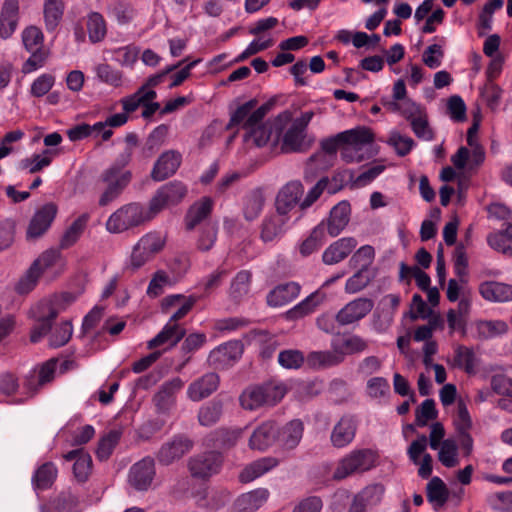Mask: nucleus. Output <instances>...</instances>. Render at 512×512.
Returning <instances> with one entry per match:
<instances>
[{
    "instance_id": "nucleus-9",
    "label": "nucleus",
    "mask_w": 512,
    "mask_h": 512,
    "mask_svg": "<svg viewBox=\"0 0 512 512\" xmlns=\"http://www.w3.org/2000/svg\"><path fill=\"white\" fill-rule=\"evenodd\" d=\"M187 195V187L181 181H170L159 187L149 202L152 216L163 209L179 204Z\"/></svg>"
},
{
    "instance_id": "nucleus-25",
    "label": "nucleus",
    "mask_w": 512,
    "mask_h": 512,
    "mask_svg": "<svg viewBox=\"0 0 512 512\" xmlns=\"http://www.w3.org/2000/svg\"><path fill=\"white\" fill-rule=\"evenodd\" d=\"M303 433V422L299 419L291 420L281 429L277 428V442L284 450H293L299 445Z\"/></svg>"
},
{
    "instance_id": "nucleus-3",
    "label": "nucleus",
    "mask_w": 512,
    "mask_h": 512,
    "mask_svg": "<svg viewBox=\"0 0 512 512\" xmlns=\"http://www.w3.org/2000/svg\"><path fill=\"white\" fill-rule=\"evenodd\" d=\"M153 218L150 207L146 210L139 203H129L110 215L106 222V228L111 233H122Z\"/></svg>"
},
{
    "instance_id": "nucleus-58",
    "label": "nucleus",
    "mask_w": 512,
    "mask_h": 512,
    "mask_svg": "<svg viewBox=\"0 0 512 512\" xmlns=\"http://www.w3.org/2000/svg\"><path fill=\"white\" fill-rule=\"evenodd\" d=\"M96 76L102 82L114 87L122 83V73L108 64H99L95 67Z\"/></svg>"
},
{
    "instance_id": "nucleus-49",
    "label": "nucleus",
    "mask_w": 512,
    "mask_h": 512,
    "mask_svg": "<svg viewBox=\"0 0 512 512\" xmlns=\"http://www.w3.org/2000/svg\"><path fill=\"white\" fill-rule=\"evenodd\" d=\"M374 275L369 268H359L345 284V291L348 294H355L364 289L373 279Z\"/></svg>"
},
{
    "instance_id": "nucleus-1",
    "label": "nucleus",
    "mask_w": 512,
    "mask_h": 512,
    "mask_svg": "<svg viewBox=\"0 0 512 512\" xmlns=\"http://www.w3.org/2000/svg\"><path fill=\"white\" fill-rule=\"evenodd\" d=\"M257 101L249 100L231 114L226 126L227 130L240 127L245 130L244 142L253 144L256 147L265 146L270 139L275 138L273 123H264V118L270 110L271 105L265 103L256 108Z\"/></svg>"
},
{
    "instance_id": "nucleus-15",
    "label": "nucleus",
    "mask_w": 512,
    "mask_h": 512,
    "mask_svg": "<svg viewBox=\"0 0 512 512\" xmlns=\"http://www.w3.org/2000/svg\"><path fill=\"white\" fill-rule=\"evenodd\" d=\"M374 307L373 300L365 297L354 299L341 308L336 314V321L341 325H349L364 318Z\"/></svg>"
},
{
    "instance_id": "nucleus-24",
    "label": "nucleus",
    "mask_w": 512,
    "mask_h": 512,
    "mask_svg": "<svg viewBox=\"0 0 512 512\" xmlns=\"http://www.w3.org/2000/svg\"><path fill=\"white\" fill-rule=\"evenodd\" d=\"M19 21L18 0H5L0 12V38L6 40L16 31Z\"/></svg>"
},
{
    "instance_id": "nucleus-42",
    "label": "nucleus",
    "mask_w": 512,
    "mask_h": 512,
    "mask_svg": "<svg viewBox=\"0 0 512 512\" xmlns=\"http://www.w3.org/2000/svg\"><path fill=\"white\" fill-rule=\"evenodd\" d=\"M64 0H44L43 14L46 29L54 31L64 14Z\"/></svg>"
},
{
    "instance_id": "nucleus-54",
    "label": "nucleus",
    "mask_w": 512,
    "mask_h": 512,
    "mask_svg": "<svg viewBox=\"0 0 512 512\" xmlns=\"http://www.w3.org/2000/svg\"><path fill=\"white\" fill-rule=\"evenodd\" d=\"M438 411L433 399L424 400L415 412V424L419 427L427 425L428 421L436 419Z\"/></svg>"
},
{
    "instance_id": "nucleus-21",
    "label": "nucleus",
    "mask_w": 512,
    "mask_h": 512,
    "mask_svg": "<svg viewBox=\"0 0 512 512\" xmlns=\"http://www.w3.org/2000/svg\"><path fill=\"white\" fill-rule=\"evenodd\" d=\"M183 386L184 381L180 377H174L164 382L153 398L158 411L162 413L169 411L175 404L176 394Z\"/></svg>"
},
{
    "instance_id": "nucleus-8",
    "label": "nucleus",
    "mask_w": 512,
    "mask_h": 512,
    "mask_svg": "<svg viewBox=\"0 0 512 512\" xmlns=\"http://www.w3.org/2000/svg\"><path fill=\"white\" fill-rule=\"evenodd\" d=\"M375 464V454L370 449L351 451L339 462L334 471V479H344L354 473L370 470Z\"/></svg>"
},
{
    "instance_id": "nucleus-59",
    "label": "nucleus",
    "mask_w": 512,
    "mask_h": 512,
    "mask_svg": "<svg viewBox=\"0 0 512 512\" xmlns=\"http://www.w3.org/2000/svg\"><path fill=\"white\" fill-rule=\"evenodd\" d=\"M22 42L27 51L42 49L43 33L36 26H30L22 32Z\"/></svg>"
},
{
    "instance_id": "nucleus-11",
    "label": "nucleus",
    "mask_w": 512,
    "mask_h": 512,
    "mask_svg": "<svg viewBox=\"0 0 512 512\" xmlns=\"http://www.w3.org/2000/svg\"><path fill=\"white\" fill-rule=\"evenodd\" d=\"M222 456L217 452H206L190 458L188 467L195 478L206 479L220 471Z\"/></svg>"
},
{
    "instance_id": "nucleus-19",
    "label": "nucleus",
    "mask_w": 512,
    "mask_h": 512,
    "mask_svg": "<svg viewBox=\"0 0 512 512\" xmlns=\"http://www.w3.org/2000/svg\"><path fill=\"white\" fill-rule=\"evenodd\" d=\"M291 216L275 213L265 216L261 225L260 237L264 242L280 239L288 229Z\"/></svg>"
},
{
    "instance_id": "nucleus-17",
    "label": "nucleus",
    "mask_w": 512,
    "mask_h": 512,
    "mask_svg": "<svg viewBox=\"0 0 512 512\" xmlns=\"http://www.w3.org/2000/svg\"><path fill=\"white\" fill-rule=\"evenodd\" d=\"M358 429L357 419L352 415H344L334 425L330 441L335 448H344L351 444Z\"/></svg>"
},
{
    "instance_id": "nucleus-57",
    "label": "nucleus",
    "mask_w": 512,
    "mask_h": 512,
    "mask_svg": "<svg viewBox=\"0 0 512 512\" xmlns=\"http://www.w3.org/2000/svg\"><path fill=\"white\" fill-rule=\"evenodd\" d=\"M375 256L374 248L370 245L361 246L350 258L352 268H369Z\"/></svg>"
},
{
    "instance_id": "nucleus-34",
    "label": "nucleus",
    "mask_w": 512,
    "mask_h": 512,
    "mask_svg": "<svg viewBox=\"0 0 512 512\" xmlns=\"http://www.w3.org/2000/svg\"><path fill=\"white\" fill-rule=\"evenodd\" d=\"M479 293L487 301L508 302L512 300V285L496 281H486L479 286Z\"/></svg>"
},
{
    "instance_id": "nucleus-39",
    "label": "nucleus",
    "mask_w": 512,
    "mask_h": 512,
    "mask_svg": "<svg viewBox=\"0 0 512 512\" xmlns=\"http://www.w3.org/2000/svg\"><path fill=\"white\" fill-rule=\"evenodd\" d=\"M479 359L473 348L464 345H457L454 348L453 365L464 370L467 374H475Z\"/></svg>"
},
{
    "instance_id": "nucleus-52",
    "label": "nucleus",
    "mask_w": 512,
    "mask_h": 512,
    "mask_svg": "<svg viewBox=\"0 0 512 512\" xmlns=\"http://www.w3.org/2000/svg\"><path fill=\"white\" fill-rule=\"evenodd\" d=\"M52 500V509L56 512H74L79 499L71 490L62 491Z\"/></svg>"
},
{
    "instance_id": "nucleus-28",
    "label": "nucleus",
    "mask_w": 512,
    "mask_h": 512,
    "mask_svg": "<svg viewBox=\"0 0 512 512\" xmlns=\"http://www.w3.org/2000/svg\"><path fill=\"white\" fill-rule=\"evenodd\" d=\"M277 426L272 421L259 425L249 439V447L253 450L265 451L277 441Z\"/></svg>"
},
{
    "instance_id": "nucleus-31",
    "label": "nucleus",
    "mask_w": 512,
    "mask_h": 512,
    "mask_svg": "<svg viewBox=\"0 0 512 512\" xmlns=\"http://www.w3.org/2000/svg\"><path fill=\"white\" fill-rule=\"evenodd\" d=\"M269 491L265 488H259L239 496L234 505L233 512H255L268 499Z\"/></svg>"
},
{
    "instance_id": "nucleus-36",
    "label": "nucleus",
    "mask_w": 512,
    "mask_h": 512,
    "mask_svg": "<svg viewBox=\"0 0 512 512\" xmlns=\"http://www.w3.org/2000/svg\"><path fill=\"white\" fill-rule=\"evenodd\" d=\"M58 469L53 462H46L39 466L32 475V486L35 491L49 489L55 482Z\"/></svg>"
},
{
    "instance_id": "nucleus-48",
    "label": "nucleus",
    "mask_w": 512,
    "mask_h": 512,
    "mask_svg": "<svg viewBox=\"0 0 512 512\" xmlns=\"http://www.w3.org/2000/svg\"><path fill=\"white\" fill-rule=\"evenodd\" d=\"M87 31L92 43L100 42L106 35V23L103 16L98 12H91L87 16Z\"/></svg>"
},
{
    "instance_id": "nucleus-7",
    "label": "nucleus",
    "mask_w": 512,
    "mask_h": 512,
    "mask_svg": "<svg viewBox=\"0 0 512 512\" xmlns=\"http://www.w3.org/2000/svg\"><path fill=\"white\" fill-rule=\"evenodd\" d=\"M60 258L56 250L43 252L30 266L26 274L19 280L16 290L20 294L29 293L36 286L41 275L52 269Z\"/></svg>"
},
{
    "instance_id": "nucleus-30",
    "label": "nucleus",
    "mask_w": 512,
    "mask_h": 512,
    "mask_svg": "<svg viewBox=\"0 0 512 512\" xmlns=\"http://www.w3.org/2000/svg\"><path fill=\"white\" fill-rule=\"evenodd\" d=\"M242 353V342L234 340L218 346L210 353L209 358L215 365L225 366L238 360Z\"/></svg>"
},
{
    "instance_id": "nucleus-46",
    "label": "nucleus",
    "mask_w": 512,
    "mask_h": 512,
    "mask_svg": "<svg viewBox=\"0 0 512 512\" xmlns=\"http://www.w3.org/2000/svg\"><path fill=\"white\" fill-rule=\"evenodd\" d=\"M122 436L121 429H112L99 440L96 450L97 458L101 461L107 460Z\"/></svg>"
},
{
    "instance_id": "nucleus-27",
    "label": "nucleus",
    "mask_w": 512,
    "mask_h": 512,
    "mask_svg": "<svg viewBox=\"0 0 512 512\" xmlns=\"http://www.w3.org/2000/svg\"><path fill=\"white\" fill-rule=\"evenodd\" d=\"M332 351H315L308 355V363L317 369L337 366L344 361V351H340L339 342L332 341Z\"/></svg>"
},
{
    "instance_id": "nucleus-37",
    "label": "nucleus",
    "mask_w": 512,
    "mask_h": 512,
    "mask_svg": "<svg viewBox=\"0 0 512 512\" xmlns=\"http://www.w3.org/2000/svg\"><path fill=\"white\" fill-rule=\"evenodd\" d=\"M212 207L213 203L210 198H203L194 203L185 216L186 229L191 231L204 221L210 215Z\"/></svg>"
},
{
    "instance_id": "nucleus-10",
    "label": "nucleus",
    "mask_w": 512,
    "mask_h": 512,
    "mask_svg": "<svg viewBox=\"0 0 512 512\" xmlns=\"http://www.w3.org/2000/svg\"><path fill=\"white\" fill-rule=\"evenodd\" d=\"M303 195V186L299 181H290L278 192L275 200L276 211L285 216L296 214L297 206Z\"/></svg>"
},
{
    "instance_id": "nucleus-50",
    "label": "nucleus",
    "mask_w": 512,
    "mask_h": 512,
    "mask_svg": "<svg viewBox=\"0 0 512 512\" xmlns=\"http://www.w3.org/2000/svg\"><path fill=\"white\" fill-rule=\"evenodd\" d=\"M439 461L447 468L455 467L459 464L457 443L453 439L442 441L439 453Z\"/></svg>"
},
{
    "instance_id": "nucleus-38",
    "label": "nucleus",
    "mask_w": 512,
    "mask_h": 512,
    "mask_svg": "<svg viewBox=\"0 0 512 512\" xmlns=\"http://www.w3.org/2000/svg\"><path fill=\"white\" fill-rule=\"evenodd\" d=\"M325 295L315 291L286 312V318L296 320L312 312L324 301Z\"/></svg>"
},
{
    "instance_id": "nucleus-56",
    "label": "nucleus",
    "mask_w": 512,
    "mask_h": 512,
    "mask_svg": "<svg viewBox=\"0 0 512 512\" xmlns=\"http://www.w3.org/2000/svg\"><path fill=\"white\" fill-rule=\"evenodd\" d=\"M217 239V227L213 223H205L201 226L200 234L197 238V248L201 251L210 250Z\"/></svg>"
},
{
    "instance_id": "nucleus-5",
    "label": "nucleus",
    "mask_w": 512,
    "mask_h": 512,
    "mask_svg": "<svg viewBox=\"0 0 512 512\" xmlns=\"http://www.w3.org/2000/svg\"><path fill=\"white\" fill-rule=\"evenodd\" d=\"M63 308L59 307V299L41 300L30 309V317L35 320L31 329L30 340L39 342L51 330L52 321Z\"/></svg>"
},
{
    "instance_id": "nucleus-20",
    "label": "nucleus",
    "mask_w": 512,
    "mask_h": 512,
    "mask_svg": "<svg viewBox=\"0 0 512 512\" xmlns=\"http://www.w3.org/2000/svg\"><path fill=\"white\" fill-rule=\"evenodd\" d=\"M56 214L57 206L53 203H47L38 209L29 223L27 238H37L43 235L51 226Z\"/></svg>"
},
{
    "instance_id": "nucleus-33",
    "label": "nucleus",
    "mask_w": 512,
    "mask_h": 512,
    "mask_svg": "<svg viewBox=\"0 0 512 512\" xmlns=\"http://www.w3.org/2000/svg\"><path fill=\"white\" fill-rule=\"evenodd\" d=\"M279 465V460L275 457H262L253 461L243 468L239 474V480L242 483H248L264 475Z\"/></svg>"
},
{
    "instance_id": "nucleus-32",
    "label": "nucleus",
    "mask_w": 512,
    "mask_h": 512,
    "mask_svg": "<svg viewBox=\"0 0 512 512\" xmlns=\"http://www.w3.org/2000/svg\"><path fill=\"white\" fill-rule=\"evenodd\" d=\"M185 329L178 323L167 322L162 330L151 340L148 341V349H155L164 344L175 346L184 336Z\"/></svg>"
},
{
    "instance_id": "nucleus-29",
    "label": "nucleus",
    "mask_w": 512,
    "mask_h": 512,
    "mask_svg": "<svg viewBox=\"0 0 512 512\" xmlns=\"http://www.w3.org/2000/svg\"><path fill=\"white\" fill-rule=\"evenodd\" d=\"M351 207L348 201H341L330 211L325 228L332 237L338 236L350 220Z\"/></svg>"
},
{
    "instance_id": "nucleus-12",
    "label": "nucleus",
    "mask_w": 512,
    "mask_h": 512,
    "mask_svg": "<svg viewBox=\"0 0 512 512\" xmlns=\"http://www.w3.org/2000/svg\"><path fill=\"white\" fill-rule=\"evenodd\" d=\"M58 362L56 359H50L43 363L39 369L30 370L24 378L23 386L30 396L34 395L39 388L50 383L57 371Z\"/></svg>"
},
{
    "instance_id": "nucleus-26",
    "label": "nucleus",
    "mask_w": 512,
    "mask_h": 512,
    "mask_svg": "<svg viewBox=\"0 0 512 512\" xmlns=\"http://www.w3.org/2000/svg\"><path fill=\"white\" fill-rule=\"evenodd\" d=\"M301 291L299 283L291 281L277 285L266 297L270 307H282L295 300Z\"/></svg>"
},
{
    "instance_id": "nucleus-45",
    "label": "nucleus",
    "mask_w": 512,
    "mask_h": 512,
    "mask_svg": "<svg viewBox=\"0 0 512 512\" xmlns=\"http://www.w3.org/2000/svg\"><path fill=\"white\" fill-rule=\"evenodd\" d=\"M264 196L258 189L251 191L244 200L243 214L246 220H255L262 212L264 207Z\"/></svg>"
},
{
    "instance_id": "nucleus-35",
    "label": "nucleus",
    "mask_w": 512,
    "mask_h": 512,
    "mask_svg": "<svg viewBox=\"0 0 512 512\" xmlns=\"http://www.w3.org/2000/svg\"><path fill=\"white\" fill-rule=\"evenodd\" d=\"M365 133L366 132L362 130H345L335 136L322 140L321 148L328 154H335L339 148L342 149V145L345 141L355 142L359 140L358 137L365 140V137H368Z\"/></svg>"
},
{
    "instance_id": "nucleus-40",
    "label": "nucleus",
    "mask_w": 512,
    "mask_h": 512,
    "mask_svg": "<svg viewBox=\"0 0 512 512\" xmlns=\"http://www.w3.org/2000/svg\"><path fill=\"white\" fill-rule=\"evenodd\" d=\"M195 303L196 299L194 297L184 299L182 295H170L163 299L162 306L165 310L169 307H177L176 311L171 315L168 321L171 323H177V321L184 318L189 313Z\"/></svg>"
},
{
    "instance_id": "nucleus-43",
    "label": "nucleus",
    "mask_w": 512,
    "mask_h": 512,
    "mask_svg": "<svg viewBox=\"0 0 512 512\" xmlns=\"http://www.w3.org/2000/svg\"><path fill=\"white\" fill-rule=\"evenodd\" d=\"M156 96L157 94L154 90H146V86H141L135 93L120 100L123 112L128 116L130 113L135 112L142 103L152 101Z\"/></svg>"
},
{
    "instance_id": "nucleus-47",
    "label": "nucleus",
    "mask_w": 512,
    "mask_h": 512,
    "mask_svg": "<svg viewBox=\"0 0 512 512\" xmlns=\"http://www.w3.org/2000/svg\"><path fill=\"white\" fill-rule=\"evenodd\" d=\"M252 273L248 270L239 271L230 286V295L235 300L245 297L250 291Z\"/></svg>"
},
{
    "instance_id": "nucleus-13",
    "label": "nucleus",
    "mask_w": 512,
    "mask_h": 512,
    "mask_svg": "<svg viewBox=\"0 0 512 512\" xmlns=\"http://www.w3.org/2000/svg\"><path fill=\"white\" fill-rule=\"evenodd\" d=\"M192 447V440L184 435H176L161 446L157 453V459L162 465H170L181 459Z\"/></svg>"
},
{
    "instance_id": "nucleus-55",
    "label": "nucleus",
    "mask_w": 512,
    "mask_h": 512,
    "mask_svg": "<svg viewBox=\"0 0 512 512\" xmlns=\"http://www.w3.org/2000/svg\"><path fill=\"white\" fill-rule=\"evenodd\" d=\"M476 327L481 339H491L507 331V325L502 321H479Z\"/></svg>"
},
{
    "instance_id": "nucleus-18",
    "label": "nucleus",
    "mask_w": 512,
    "mask_h": 512,
    "mask_svg": "<svg viewBox=\"0 0 512 512\" xmlns=\"http://www.w3.org/2000/svg\"><path fill=\"white\" fill-rule=\"evenodd\" d=\"M220 379L216 373L209 372L191 382L187 388V397L199 402L212 395L219 387Z\"/></svg>"
},
{
    "instance_id": "nucleus-51",
    "label": "nucleus",
    "mask_w": 512,
    "mask_h": 512,
    "mask_svg": "<svg viewBox=\"0 0 512 512\" xmlns=\"http://www.w3.org/2000/svg\"><path fill=\"white\" fill-rule=\"evenodd\" d=\"M427 499L429 502H436L443 505L448 499V489L445 483L437 476L431 478L426 487Z\"/></svg>"
},
{
    "instance_id": "nucleus-6",
    "label": "nucleus",
    "mask_w": 512,
    "mask_h": 512,
    "mask_svg": "<svg viewBox=\"0 0 512 512\" xmlns=\"http://www.w3.org/2000/svg\"><path fill=\"white\" fill-rule=\"evenodd\" d=\"M131 179L132 173L130 171L119 173L117 168H107L104 170L97 181V186L102 191L98 204L103 207L116 200L130 183Z\"/></svg>"
},
{
    "instance_id": "nucleus-44",
    "label": "nucleus",
    "mask_w": 512,
    "mask_h": 512,
    "mask_svg": "<svg viewBox=\"0 0 512 512\" xmlns=\"http://www.w3.org/2000/svg\"><path fill=\"white\" fill-rule=\"evenodd\" d=\"M325 231V222L322 221L311 231L309 237L300 244V254L307 257L317 251L326 240Z\"/></svg>"
},
{
    "instance_id": "nucleus-4",
    "label": "nucleus",
    "mask_w": 512,
    "mask_h": 512,
    "mask_svg": "<svg viewBox=\"0 0 512 512\" xmlns=\"http://www.w3.org/2000/svg\"><path fill=\"white\" fill-rule=\"evenodd\" d=\"M286 394L282 383H266L243 391L240 396L241 406L246 410H255L261 406H273Z\"/></svg>"
},
{
    "instance_id": "nucleus-64",
    "label": "nucleus",
    "mask_w": 512,
    "mask_h": 512,
    "mask_svg": "<svg viewBox=\"0 0 512 512\" xmlns=\"http://www.w3.org/2000/svg\"><path fill=\"white\" fill-rule=\"evenodd\" d=\"M480 94L487 106L491 109H495L499 105L502 89L494 82L487 81L481 88Z\"/></svg>"
},
{
    "instance_id": "nucleus-41",
    "label": "nucleus",
    "mask_w": 512,
    "mask_h": 512,
    "mask_svg": "<svg viewBox=\"0 0 512 512\" xmlns=\"http://www.w3.org/2000/svg\"><path fill=\"white\" fill-rule=\"evenodd\" d=\"M222 414V401L213 399L199 408L197 418L201 426L211 427L221 419Z\"/></svg>"
},
{
    "instance_id": "nucleus-23",
    "label": "nucleus",
    "mask_w": 512,
    "mask_h": 512,
    "mask_svg": "<svg viewBox=\"0 0 512 512\" xmlns=\"http://www.w3.org/2000/svg\"><path fill=\"white\" fill-rule=\"evenodd\" d=\"M353 237H343L330 244L323 252L322 261L326 265H334L344 260L357 246Z\"/></svg>"
},
{
    "instance_id": "nucleus-22",
    "label": "nucleus",
    "mask_w": 512,
    "mask_h": 512,
    "mask_svg": "<svg viewBox=\"0 0 512 512\" xmlns=\"http://www.w3.org/2000/svg\"><path fill=\"white\" fill-rule=\"evenodd\" d=\"M353 130H362L365 131L366 135L368 137H365V140L361 137H358V141L352 142V141H345L342 145L341 149V157L342 159L347 162H361L364 159L363 150L370 146L372 142L374 141V135L371 132L370 129L364 127V126H358L354 128Z\"/></svg>"
},
{
    "instance_id": "nucleus-62",
    "label": "nucleus",
    "mask_w": 512,
    "mask_h": 512,
    "mask_svg": "<svg viewBox=\"0 0 512 512\" xmlns=\"http://www.w3.org/2000/svg\"><path fill=\"white\" fill-rule=\"evenodd\" d=\"M304 362V355L299 350H283L278 355V363L286 369H298Z\"/></svg>"
},
{
    "instance_id": "nucleus-16",
    "label": "nucleus",
    "mask_w": 512,
    "mask_h": 512,
    "mask_svg": "<svg viewBox=\"0 0 512 512\" xmlns=\"http://www.w3.org/2000/svg\"><path fill=\"white\" fill-rule=\"evenodd\" d=\"M182 163V155L176 150H167L163 152L153 165L151 178L156 182H161L173 176Z\"/></svg>"
},
{
    "instance_id": "nucleus-2",
    "label": "nucleus",
    "mask_w": 512,
    "mask_h": 512,
    "mask_svg": "<svg viewBox=\"0 0 512 512\" xmlns=\"http://www.w3.org/2000/svg\"><path fill=\"white\" fill-rule=\"evenodd\" d=\"M291 121L292 113L288 110L280 113L273 121V144L281 141V151L284 153L300 152L304 145L305 131Z\"/></svg>"
},
{
    "instance_id": "nucleus-63",
    "label": "nucleus",
    "mask_w": 512,
    "mask_h": 512,
    "mask_svg": "<svg viewBox=\"0 0 512 512\" xmlns=\"http://www.w3.org/2000/svg\"><path fill=\"white\" fill-rule=\"evenodd\" d=\"M55 77L52 74L44 73L37 77L31 84L30 93L34 97L46 95L54 86Z\"/></svg>"
},
{
    "instance_id": "nucleus-14",
    "label": "nucleus",
    "mask_w": 512,
    "mask_h": 512,
    "mask_svg": "<svg viewBox=\"0 0 512 512\" xmlns=\"http://www.w3.org/2000/svg\"><path fill=\"white\" fill-rule=\"evenodd\" d=\"M155 476V463L151 457H145L133 464L129 470L128 482L138 491H146Z\"/></svg>"
},
{
    "instance_id": "nucleus-61",
    "label": "nucleus",
    "mask_w": 512,
    "mask_h": 512,
    "mask_svg": "<svg viewBox=\"0 0 512 512\" xmlns=\"http://www.w3.org/2000/svg\"><path fill=\"white\" fill-rule=\"evenodd\" d=\"M387 142L395 149L397 155L401 157L406 156L415 145L411 137L401 135L398 132H392Z\"/></svg>"
},
{
    "instance_id": "nucleus-53",
    "label": "nucleus",
    "mask_w": 512,
    "mask_h": 512,
    "mask_svg": "<svg viewBox=\"0 0 512 512\" xmlns=\"http://www.w3.org/2000/svg\"><path fill=\"white\" fill-rule=\"evenodd\" d=\"M73 333L70 321H64L54 328L50 337L49 345L53 348L62 347L68 343Z\"/></svg>"
},
{
    "instance_id": "nucleus-60",
    "label": "nucleus",
    "mask_w": 512,
    "mask_h": 512,
    "mask_svg": "<svg viewBox=\"0 0 512 512\" xmlns=\"http://www.w3.org/2000/svg\"><path fill=\"white\" fill-rule=\"evenodd\" d=\"M86 225V217L77 218L64 233L61 239V247L68 248L79 239Z\"/></svg>"
}]
</instances>
